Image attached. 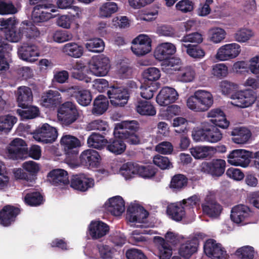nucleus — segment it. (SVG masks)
I'll return each mask as SVG.
<instances>
[{"label": "nucleus", "mask_w": 259, "mask_h": 259, "mask_svg": "<svg viewBox=\"0 0 259 259\" xmlns=\"http://www.w3.org/2000/svg\"><path fill=\"white\" fill-rule=\"evenodd\" d=\"M17 54L19 59L30 63L34 62L40 55L38 47L28 42H24L18 48Z\"/></svg>", "instance_id": "nucleus-15"}, {"label": "nucleus", "mask_w": 259, "mask_h": 259, "mask_svg": "<svg viewBox=\"0 0 259 259\" xmlns=\"http://www.w3.org/2000/svg\"><path fill=\"white\" fill-rule=\"evenodd\" d=\"M252 212L250 208L244 204H238L232 207L230 218L235 224L243 226L248 224Z\"/></svg>", "instance_id": "nucleus-12"}, {"label": "nucleus", "mask_w": 259, "mask_h": 259, "mask_svg": "<svg viewBox=\"0 0 259 259\" xmlns=\"http://www.w3.org/2000/svg\"><path fill=\"white\" fill-rule=\"evenodd\" d=\"M62 92H67L71 96L74 97L78 104L83 106H87L92 101L91 93L88 90H81L78 86H73L66 90H60Z\"/></svg>", "instance_id": "nucleus-22"}, {"label": "nucleus", "mask_w": 259, "mask_h": 259, "mask_svg": "<svg viewBox=\"0 0 259 259\" xmlns=\"http://www.w3.org/2000/svg\"><path fill=\"white\" fill-rule=\"evenodd\" d=\"M108 105L107 98L103 95H99L94 101L92 113L94 114L101 115L107 110Z\"/></svg>", "instance_id": "nucleus-45"}, {"label": "nucleus", "mask_w": 259, "mask_h": 259, "mask_svg": "<svg viewBox=\"0 0 259 259\" xmlns=\"http://www.w3.org/2000/svg\"><path fill=\"white\" fill-rule=\"evenodd\" d=\"M94 185V179L87 177L82 174L73 176L71 180V187L81 192L87 191L89 188L93 187Z\"/></svg>", "instance_id": "nucleus-23"}, {"label": "nucleus", "mask_w": 259, "mask_h": 259, "mask_svg": "<svg viewBox=\"0 0 259 259\" xmlns=\"http://www.w3.org/2000/svg\"><path fill=\"white\" fill-rule=\"evenodd\" d=\"M137 175L144 179L151 178L156 173L155 168L151 165H143L137 164Z\"/></svg>", "instance_id": "nucleus-57"}, {"label": "nucleus", "mask_w": 259, "mask_h": 259, "mask_svg": "<svg viewBox=\"0 0 259 259\" xmlns=\"http://www.w3.org/2000/svg\"><path fill=\"white\" fill-rule=\"evenodd\" d=\"M33 95L31 89L26 86L18 88L17 100L19 107L24 108L29 105L32 101Z\"/></svg>", "instance_id": "nucleus-33"}, {"label": "nucleus", "mask_w": 259, "mask_h": 259, "mask_svg": "<svg viewBox=\"0 0 259 259\" xmlns=\"http://www.w3.org/2000/svg\"><path fill=\"white\" fill-rule=\"evenodd\" d=\"M218 127L209 122H203L201 128L193 130L192 134L193 139L196 142L217 143L223 137L222 133Z\"/></svg>", "instance_id": "nucleus-2"}, {"label": "nucleus", "mask_w": 259, "mask_h": 259, "mask_svg": "<svg viewBox=\"0 0 259 259\" xmlns=\"http://www.w3.org/2000/svg\"><path fill=\"white\" fill-rule=\"evenodd\" d=\"M134 105L136 111L141 115L152 116L156 113V110L150 101L138 99Z\"/></svg>", "instance_id": "nucleus-32"}, {"label": "nucleus", "mask_w": 259, "mask_h": 259, "mask_svg": "<svg viewBox=\"0 0 259 259\" xmlns=\"http://www.w3.org/2000/svg\"><path fill=\"white\" fill-rule=\"evenodd\" d=\"M62 51L68 56L79 58L83 54L84 49L82 46L76 42H68L62 47Z\"/></svg>", "instance_id": "nucleus-38"}, {"label": "nucleus", "mask_w": 259, "mask_h": 259, "mask_svg": "<svg viewBox=\"0 0 259 259\" xmlns=\"http://www.w3.org/2000/svg\"><path fill=\"white\" fill-rule=\"evenodd\" d=\"M195 93L203 112L207 111L213 104V97L211 93L205 90H197Z\"/></svg>", "instance_id": "nucleus-34"}, {"label": "nucleus", "mask_w": 259, "mask_h": 259, "mask_svg": "<svg viewBox=\"0 0 259 259\" xmlns=\"http://www.w3.org/2000/svg\"><path fill=\"white\" fill-rule=\"evenodd\" d=\"M154 242L158 249L159 258L169 259L172 255V248L164 239L160 236H155Z\"/></svg>", "instance_id": "nucleus-35"}, {"label": "nucleus", "mask_w": 259, "mask_h": 259, "mask_svg": "<svg viewBox=\"0 0 259 259\" xmlns=\"http://www.w3.org/2000/svg\"><path fill=\"white\" fill-rule=\"evenodd\" d=\"M79 158L81 165L87 167H95L99 165L101 157L97 151L87 149L81 153Z\"/></svg>", "instance_id": "nucleus-28"}, {"label": "nucleus", "mask_w": 259, "mask_h": 259, "mask_svg": "<svg viewBox=\"0 0 259 259\" xmlns=\"http://www.w3.org/2000/svg\"><path fill=\"white\" fill-rule=\"evenodd\" d=\"M110 68V60L103 54L93 58L90 64V70L97 76H104L107 74Z\"/></svg>", "instance_id": "nucleus-10"}, {"label": "nucleus", "mask_w": 259, "mask_h": 259, "mask_svg": "<svg viewBox=\"0 0 259 259\" xmlns=\"http://www.w3.org/2000/svg\"><path fill=\"white\" fill-rule=\"evenodd\" d=\"M232 136V141L237 144H244L246 143L250 138L251 134L249 130L245 127L235 128L231 132Z\"/></svg>", "instance_id": "nucleus-36"}, {"label": "nucleus", "mask_w": 259, "mask_h": 259, "mask_svg": "<svg viewBox=\"0 0 259 259\" xmlns=\"http://www.w3.org/2000/svg\"><path fill=\"white\" fill-rule=\"evenodd\" d=\"M109 231V226L99 220L91 221L88 228V233L93 240H98L104 237Z\"/></svg>", "instance_id": "nucleus-19"}, {"label": "nucleus", "mask_w": 259, "mask_h": 259, "mask_svg": "<svg viewBox=\"0 0 259 259\" xmlns=\"http://www.w3.org/2000/svg\"><path fill=\"white\" fill-rule=\"evenodd\" d=\"M182 48H186L187 54L192 58L201 59L205 56L204 51L198 46L182 44Z\"/></svg>", "instance_id": "nucleus-53"}, {"label": "nucleus", "mask_w": 259, "mask_h": 259, "mask_svg": "<svg viewBox=\"0 0 259 259\" xmlns=\"http://www.w3.org/2000/svg\"><path fill=\"white\" fill-rule=\"evenodd\" d=\"M26 143L20 138H15L7 148L8 156L12 159L22 158L26 152Z\"/></svg>", "instance_id": "nucleus-21"}, {"label": "nucleus", "mask_w": 259, "mask_h": 259, "mask_svg": "<svg viewBox=\"0 0 259 259\" xmlns=\"http://www.w3.org/2000/svg\"><path fill=\"white\" fill-rule=\"evenodd\" d=\"M176 52L175 46L170 42L159 44L154 52V57L160 61L171 58V56Z\"/></svg>", "instance_id": "nucleus-29"}, {"label": "nucleus", "mask_w": 259, "mask_h": 259, "mask_svg": "<svg viewBox=\"0 0 259 259\" xmlns=\"http://www.w3.org/2000/svg\"><path fill=\"white\" fill-rule=\"evenodd\" d=\"M204 252L205 254L211 259H227L228 255L222 244L215 240L209 239L203 245Z\"/></svg>", "instance_id": "nucleus-11"}, {"label": "nucleus", "mask_w": 259, "mask_h": 259, "mask_svg": "<svg viewBox=\"0 0 259 259\" xmlns=\"http://www.w3.org/2000/svg\"><path fill=\"white\" fill-rule=\"evenodd\" d=\"M57 137L56 128L47 123L42 124L33 133V138L35 141L44 143H53Z\"/></svg>", "instance_id": "nucleus-9"}, {"label": "nucleus", "mask_w": 259, "mask_h": 259, "mask_svg": "<svg viewBox=\"0 0 259 259\" xmlns=\"http://www.w3.org/2000/svg\"><path fill=\"white\" fill-rule=\"evenodd\" d=\"M198 102L199 101L194 92L193 95L187 98L186 100L187 107L194 112H203V109Z\"/></svg>", "instance_id": "nucleus-62"}, {"label": "nucleus", "mask_w": 259, "mask_h": 259, "mask_svg": "<svg viewBox=\"0 0 259 259\" xmlns=\"http://www.w3.org/2000/svg\"><path fill=\"white\" fill-rule=\"evenodd\" d=\"M87 49L90 52H100L104 49V42L99 38H95L89 40L85 44Z\"/></svg>", "instance_id": "nucleus-56"}, {"label": "nucleus", "mask_w": 259, "mask_h": 259, "mask_svg": "<svg viewBox=\"0 0 259 259\" xmlns=\"http://www.w3.org/2000/svg\"><path fill=\"white\" fill-rule=\"evenodd\" d=\"M254 250L250 246H244L238 248L235 252V255L242 259H253Z\"/></svg>", "instance_id": "nucleus-63"}, {"label": "nucleus", "mask_w": 259, "mask_h": 259, "mask_svg": "<svg viewBox=\"0 0 259 259\" xmlns=\"http://www.w3.org/2000/svg\"><path fill=\"white\" fill-rule=\"evenodd\" d=\"M226 31L224 29L215 27L210 29L209 31V38L211 41L214 44H219L225 39Z\"/></svg>", "instance_id": "nucleus-58"}, {"label": "nucleus", "mask_w": 259, "mask_h": 259, "mask_svg": "<svg viewBox=\"0 0 259 259\" xmlns=\"http://www.w3.org/2000/svg\"><path fill=\"white\" fill-rule=\"evenodd\" d=\"M111 104L115 106H123L129 99L127 89L122 87H111L107 91Z\"/></svg>", "instance_id": "nucleus-16"}, {"label": "nucleus", "mask_w": 259, "mask_h": 259, "mask_svg": "<svg viewBox=\"0 0 259 259\" xmlns=\"http://www.w3.org/2000/svg\"><path fill=\"white\" fill-rule=\"evenodd\" d=\"M18 22L14 17L0 20L1 30L4 31L6 40L11 42H18L23 37V27L22 24L19 28L16 25Z\"/></svg>", "instance_id": "nucleus-3"}, {"label": "nucleus", "mask_w": 259, "mask_h": 259, "mask_svg": "<svg viewBox=\"0 0 259 259\" xmlns=\"http://www.w3.org/2000/svg\"><path fill=\"white\" fill-rule=\"evenodd\" d=\"M107 140L99 134L93 133L88 138L87 144L89 147L98 150L103 148L107 144Z\"/></svg>", "instance_id": "nucleus-42"}, {"label": "nucleus", "mask_w": 259, "mask_h": 259, "mask_svg": "<svg viewBox=\"0 0 259 259\" xmlns=\"http://www.w3.org/2000/svg\"><path fill=\"white\" fill-rule=\"evenodd\" d=\"M207 117L210 119L208 121L211 124L218 126L222 128H227L229 125V122L227 120L224 112L219 108L211 109L207 113Z\"/></svg>", "instance_id": "nucleus-24"}, {"label": "nucleus", "mask_w": 259, "mask_h": 259, "mask_svg": "<svg viewBox=\"0 0 259 259\" xmlns=\"http://www.w3.org/2000/svg\"><path fill=\"white\" fill-rule=\"evenodd\" d=\"M118 9L117 4L114 2L103 4L99 9V16L102 18H108L115 13Z\"/></svg>", "instance_id": "nucleus-49"}, {"label": "nucleus", "mask_w": 259, "mask_h": 259, "mask_svg": "<svg viewBox=\"0 0 259 259\" xmlns=\"http://www.w3.org/2000/svg\"><path fill=\"white\" fill-rule=\"evenodd\" d=\"M137 164L127 162L123 164L119 168V174L125 180L134 178L137 174Z\"/></svg>", "instance_id": "nucleus-46"}, {"label": "nucleus", "mask_w": 259, "mask_h": 259, "mask_svg": "<svg viewBox=\"0 0 259 259\" xmlns=\"http://www.w3.org/2000/svg\"><path fill=\"white\" fill-rule=\"evenodd\" d=\"M48 180L50 183L56 186H64L69 183L67 172L62 169L51 170L48 175Z\"/></svg>", "instance_id": "nucleus-30"}, {"label": "nucleus", "mask_w": 259, "mask_h": 259, "mask_svg": "<svg viewBox=\"0 0 259 259\" xmlns=\"http://www.w3.org/2000/svg\"><path fill=\"white\" fill-rule=\"evenodd\" d=\"M198 243L195 240H190L181 245L179 250V254L185 259L189 258L197 251Z\"/></svg>", "instance_id": "nucleus-40"}, {"label": "nucleus", "mask_w": 259, "mask_h": 259, "mask_svg": "<svg viewBox=\"0 0 259 259\" xmlns=\"http://www.w3.org/2000/svg\"><path fill=\"white\" fill-rule=\"evenodd\" d=\"M188 183L187 178L183 175L178 174L171 179L170 187L174 191H178L185 188Z\"/></svg>", "instance_id": "nucleus-50"}, {"label": "nucleus", "mask_w": 259, "mask_h": 259, "mask_svg": "<svg viewBox=\"0 0 259 259\" xmlns=\"http://www.w3.org/2000/svg\"><path fill=\"white\" fill-rule=\"evenodd\" d=\"M20 209L11 205L5 206L0 211V225L7 227L15 221L20 213Z\"/></svg>", "instance_id": "nucleus-26"}, {"label": "nucleus", "mask_w": 259, "mask_h": 259, "mask_svg": "<svg viewBox=\"0 0 259 259\" xmlns=\"http://www.w3.org/2000/svg\"><path fill=\"white\" fill-rule=\"evenodd\" d=\"M17 121V118L12 115L0 116V132H9Z\"/></svg>", "instance_id": "nucleus-52"}, {"label": "nucleus", "mask_w": 259, "mask_h": 259, "mask_svg": "<svg viewBox=\"0 0 259 259\" xmlns=\"http://www.w3.org/2000/svg\"><path fill=\"white\" fill-rule=\"evenodd\" d=\"M100 256L102 259H112L116 250L112 246L102 244L98 246Z\"/></svg>", "instance_id": "nucleus-60"}, {"label": "nucleus", "mask_w": 259, "mask_h": 259, "mask_svg": "<svg viewBox=\"0 0 259 259\" xmlns=\"http://www.w3.org/2000/svg\"><path fill=\"white\" fill-rule=\"evenodd\" d=\"M24 201L30 206H36L43 203L44 199L39 192H33L26 195L24 197Z\"/></svg>", "instance_id": "nucleus-54"}, {"label": "nucleus", "mask_w": 259, "mask_h": 259, "mask_svg": "<svg viewBox=\"0 0 259 259\" xmlns=\"http://www.w3.org/2000/svg\"><path fill=\"white\" fill-rule=\"evenodd\" d=\"M254 35L250 29L241 28L237 30L234 34L235 40L239 42H245L249 40Z\"/></svg>", "instance_id": "nucleus-61"}, {"label": "nucleus", "mask_w": 259, "mask_h": 259, "mask_svg": "<svg viewBox=\"0 0 259 259\" xmlns=\"http://www.w3.org/2000/svg\"><path fill=\"white\" fill-rule=\"evenodd\" d=\"M188 121L183 117H177L172 121V125L177 128L175 130L176 133L179 134H185L188 131Z\"/></svg>", "instance_id": "nucleus-59"}, {"label": "nucleus", "mask_w": 259, "mask_h": 259, "mask_svg": "<svg viewBox=\"0 0 259 259\" xmlns=\"http://www.w3.org/2000/svg\"><path fill=\"white\" fill-rule=\"evenodd\" d=\"M179 71L180 72L177 76L179 81L183 82H190L194 80L196 75L194 67L187 66L181 68Z\"/></svg>", "instance_id": "nucleus-44"}, {"label": "nucleus", "mask_w": 259, "mask_h": 259, "mask_svg": "<svg viewBox=\"0 0 259 259\" xmlns=\"http://www.w3.org/2000/svg\"><path fill=\"white\" fill-rule=\"evenodd\" d=\"M225 167L226 161L221 159L203 162L201 166L202 171L215 177L221 176L225 172Z\"/></svg>", "instance_id": "nucleus-18"}, {"label": "nucleus", "mask_w": 259, "mask_h": 259, "mask_svg": "<svg viewBox=\"0 0 259 259\" xmlns=\"http://www.w3.org/2000/svg\"><path fill=\"white\" fill-rule=\"evenodd\" d=\"M105 207L112 215L120 216L125 210V203L121 196H116L109 198Z\"/></svg>", "instance_id": "nucleus-25"}, {"label": "nucleus", "mask_w": 259, "mask_h": 259, "mask_svg": "<svg viewBox=\"0 0 259 259\" xmlns=\"http://www.w3.org/2000/svg\"><path fill=\"white\" fill-rule=\"evenodd\" d=\"M19 109L17 112L23 119H32L37 117L39 113L38 108L35 106H27Z\"/></svg>", "instance_id": "nucleus-55"}, {"label": "nucleus", "mask_w": 259, "mask_h": 259, "mask_svg": "<svg viewBox=\"0 0 259 259\" xmlns=\"http://www.w3.org/2000/svg\"><path fill=\"white\" fill-rule=\"evenodd\" d=\"M241 47L237 43L224 45L220 47L215 58L220 61H226L236 58L241 52Z\"/></svg>", "instance_id": "nucleus-13"}, {"label": "nucleus", "mask_w": 259, "mask_h": 259, "mask_svg": "<svg viewBox=\"0 0 259 259\" xmlns=\"http://www.w3.org/2000/svg\"><path fill=\"white\" fill-rule=\"evenodd\" d=\"M153 161L155 165L161 169H169L172 167L169 159L165 156L156 155L153 157Z\"/></svg>", "instance_id": "nucleus-64"}, {"label": "nucleus", "mask_w": 259, "mask_h": 259, "mask_svg": "<svg viewBox=\"0 0 259 259\" xmlns=\"http://www.w3.org/2000/svg\"><path fill=\"white\" fill-rule=\"evenodd\" d=\"M139 124L136 120H125L118 123L116 125L114 135L118 134V131L135 132L139 128Z\"/></svg>", "instance_id": "nucleus-47"}, {"label": "nucleus", "mask_w": 259, "mask_h": 259, "mask_svg": "<svg viewBox=\"0 0 259 259\" xmlns=\"http://www.w3.org/2000/svg\"><path fill=\"white\" fill-rule=\"evenodd\" d=\"M65 153L69 155H76L78 153L77 148L80 145L79 140L74 136L64 135L60 141Z\"/></svg>", "instance_id": "nucleus-27"}, {"label": "nucleus", "mask_w": 259, "mask_h": 259, "mask_svg": "<svg viewBox=\"0 0 259 259\" xmlns=\"http://www.w3.org/2000/svg\"><path fill=\"white\" fill-rule=\"evenodd\" d=\"M40 102L44 107H56L62 102V97L59 91L50 90L41 96Z\"/></svg>", "instance_id": "nucleus-31"}, {"label": "nucleus", "mask_w": 259, "mask_h": 259, "mask_svg": "<svg viewBox=\"0 0 259 259\" xmlns=\"http://www.w3.org/2000/svg\"><path fill=\"white\" fill-rule=\"evenodd\" d=\"M179 98L177 91L173 88L164 87L156 97V102L161 106H166L175 102Z\"/></svg>", "instance_id": "nucleus-20"}, {"label": "nucleus", "mask_w": 259, "mask_h": 259, "mask_svg": "<svg viewBox=\"0 0 259 259\" xmlns=\"http://www.w3.org/2000/svg\"><path fill=\"white\" fill-rule=\"evenodd\" d=\"M23 27V35L30 40L35 39L40 35V32L37 28L31 23H25L23 22L22 23Z\"/></svg>", "instance_id": "nucleus-51"}, {"label": "nucleus", "mask_w": 259, "mask_h": 259, "mask_svg": "<svg viewBox=\"0 0 259 259\" xmlns=\"http://www.w3.org/2000/svg\"><path fill=\"white\" fill-rule=\"evenodd\" d=\"M88 131H99L106 135L109 127L108 123L105 120L98 119L92 121L87 126Z\"/></svg>", "instance_id": "nucleus-48"}, {"label": "nucleus", "mask_w": 259, "mask_h": 259, "mask_svg": "<svg viewBox=\"0 0 259 259\" xmlns=\"http://www.w3.org/2000/svg\"><path fill=\"white\" fill-rule=\"evenodd\" d=\"M12 50V46L6 42L0 35V70H6L9 68V64L5 58V55Z\"/></svg>", "instance_id": "nucleus-43"}, {"label": "nucleus", "mask_w": 259, "mask_h": 259, "mask_svg": "<svg viewBox=\"0 0 259 259\" xmlns=\"http://www.w3.org/2000/svg\"><path fill=\"white\" fill-rule=\"evenodd\" d=\"M181 61L178 58L172 57L162 61L161 66L163 72L167 74H172L181 68Z\"/></svg>", "instance_id": "nucleus-39"}, {"label": "nucleus", "mask_w": 259, "mask_h": 259, "mask_svg": "<svg viewBox=\"0 0 259 259\" xmlns=\"http://www.w3.org/2000/svg\"><path fill=\"white\" fill-rule=\"evenodd\" d=\"M191 155L197 159H204L213 153V147L207 146H197L190 149Z\"/></svg>", "instance_id": "nucleus-41"}, {"label": "nucleus", "mask_w": 259, "mask_h": 259, "mask_svg": "<svg viewBox=\"0 0 259 259\" xmlns=\"http://www.w3.org/2000/svg\"><path fill=\"white\" fill-rule=\"evenodd\" d=\"M149 215L148 212L137 203H131L127 208L126 219L134 224L131 226L141 228L147 227L146 219Z\"/></svg>", "instance_id": "nucleus-4"}, {"label": "nucleus", "mask_w": 259, "mask_h": 259, "mask_svg": "<svg viewBox=\"0 0 259 259\" xmlns=\"http://www.w3.org/2000/svg\"><path fill=\"white\" fill-rule=\"evenodd\" d=\"M115 136L114 139L107 141L106 149L115 155H119L125 151L126 145L123 139L120 138L119 134L115 135Z\"/></svg>", "instance_id": "nucleus-37"}, {"label": "nucleus", "mask_w": 259, "mask_h": 259, "mask_svg": "<svg viewBox=\"0 0 259 259\" xmlns=\"http://www.w3.org/2000/svg\"><path fill=\"white\" fill-rule=\"evenodd\" d=\"M78 117L76 106L71 102L64 103L58 109V117L62 124L68 126L75 122Z\"/></svg>", "instance_id": "nucleus-7"}, {"label": "nucleus", "mask_w": 259, "mask_h": 259, "mask_svg": "<svg viewBox=\"0 0 259 259\" xmlns=\"http://www.w3.org/2000/svg\"><path fill=\"white\" fill-rule=\"evenodd\" d=\"M56 11L57 8L52 4L37 5L33 8L32 20L36 24L46 22L54 17L52 13Z\"/></svg>", "instance_id": "nucleus-8"}, {"label": "nucleus", "mask_w": 259, "mask_h": 259, "mask_svg": "<svg viewBox=\"0 0 259 259\" xmlns=\"http://www.w3.org/2000/svg\"><path fill=\"white\" fill-rule=\"evenodd\" d=\"M200 198L198 195H194L182 201L169 204L167 207V214L172 220L180 221L186 215L193 218L194 208L199 206Z\"/></svg>", "instance_id": "nucleus-1"}, {"label": "nucleus", "mask_w": 259, "mask_h": 259, "mask_svg": "<svg viewBox=\"0 0 259 259\" xmlns=\"http://www.w3.org/2000/svg\"><path fill=\"white\" fill-rule=\"evenodd\" d=\"M151 42L147 35L140 34L133 40L132 52L138 56L145 55L151 51Z\"/></svg>", "instance_id": "nucleus-17"}, {"label": "nucleus", "mask_w": 259, "mask_h": 259, "mask_svg": "<svg viewBox=\"0 0 259 259\" xmlns=\"http://www.w3.org/2000/svg\"><path fill=\"white\" fill-rule=\"evenodd\" d=\"M257 94L251 89L237 91L231 96V104L235 106L245 108L251 106L257 99Z\"/></svg>", "instance_id": "nucleus-5"}, {"label": "nucleus", "mask_w": 259, "mask_h": 259, "mask_svg": "<svg viewBox=\"0 0 259 259\" xmlns=\"http://www.w3.org/2000/svg\"><path fill=\"white\" fill-rule=\"evenodd\" d=\"M251 153L245 149H235L230 152L227 156L228 162L234 166L247 167L250 163Z\"/></svg>", "instance_id": "nucleus-14"}, {"label": "nucleus", "mask_w": 259, "mask_h": 259, "mask_svg": "<svg viewBox=\"0 0 259 259\" xmlns=\"http://www.w3.org/2000/svg\"><path fill=\"white\" fill-rule=\"evenodd\" d=\"M202 212L208 217L218 219L223 211V206L215 200V193L208 191L201 203Z\"/></svg>", "instance_id": "nucleus-6"}]
</instances>
